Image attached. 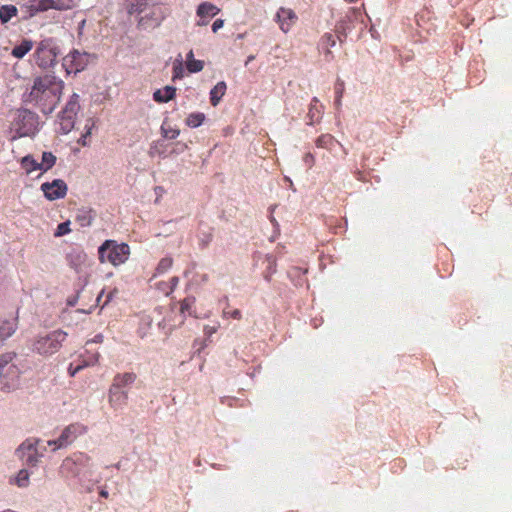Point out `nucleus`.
I'll list each match as a JSON object with an SVG mask.
<instances>
[{"label":"nucleus","mask_w":512,"mask_h":512,"mask_svg":"<svg viewBox=\"0 0 512 512\" xmlns=\"http://www.w3.org/2000/svg\"><path fill=\"white\" fill-rule=\"evenodd\" d=\"M63 87V81L53 75L37 77L27 101L35 103L44 114H51L60 100Z\"/></svg>","instance_id":"nucleus-1"},{"label":"nucleus","mask_w":512,"mask_h":512,"mask_svg":"<svg viewBox=\"0 0 512 512\" xmlns=\"http://www.w3.org/2000/svg\"><path fill=\"white\" fill-rule=\"evenodd\" d=\"M101 262L108 261L114 266L124 263L130 254L129 246L125 243L118 244L114 240H106L98 249Z\"/></svg>","instance_id":"nucleus-2"},{"label":"nucleus","mask_w":512,"mask_h":512,"mask_svg":"<svg viewBox=\"0 0 512 512\" xmlns=\"http://www.w3.org/2000/svg\"><path fill=\"white\" fill-rule=\"evenodd\" d=\"M60 49L52 38L41 40L35 50L36 64L44 69L53 67L56 64Z\"/></svg>","instance_id":"nucleus-3"},{"label":"nucleus","mask_w":512,"mask_h":512,"mask_svg":"<svg viewBox=\"0 0 512 512\" xmlns=\"http://www.w3.org/2000/svg\"><path fill=\"white\" fill-rule=\"evenodd\" d=\"M66 337V332L54 330L45 336H39L33 344V350L40 355L54 354L60 349Z\"/></svg>","instance_id":"nucleus-4"},{"label":"nucleus","mask_w":512,"mask_h":512,"mask_svg":"<svg viewBox=\"0 0 512 512\" xmlns=\"http://www.w3.org/2000/svg\"><path fill=\"white\" fill-rule=\"evenodd\" d=\"M91 458L85 453H76L62 461L59 474L66 479L78 478L83 469L88 468Z\"/></svg>","instance_id":"nucleus-5"},{"label":"nucleus","mask_w":512,"mask_h":512,"mask_svg":"<svg viewBox=\"0 0 512 512\" xmlns=\"http://www.w3.org/2000/svg\"><path fill=\"white\" fill-rule=\"evenodd\" d=\"M13 126L19 136L33 135L38 127L37 115L29 110H19L13 121Z\"/></svg>","instance_id":"nucleus-6"},{"label":"nucleus","mask_w":512,"mask_h":512,"mask_svg":"<svg viewBox=\"0 0 512 512\" xmlns=\"http://www.w3.org/2000/svg\"><path fill=\"white\" fill-rule=\"evenodd\" d=\"M39 439L28 438L17 449L16 455L29 467H36L43 454L38 452Z\"/></svg>","instance_id":"nucleus-7"},{"label":"nucleus","mask_w":512,"mask_h":512,"mask_svg":"<svg viewBox=\"0 0 512 512\" xmlns=\"http://www.w3.org/2000/svg\"><path fill=\"white\" fill-rule=\"evenodd\" d=\"M87 432V427L81 423H72L68 425L61 433L58 439L48 441V445L53 447V451L67 447L78 436Z\"/></svg>","instance_id":"nucleus-8"},{"label":"nucleus","mask_w":512,"mask_h":512,"mask_svg":"<svg viewBox=\"0 0 512 512\" xmlns=\"http://www.w3.org/2000/svg\"><path fill=\"white\" fill-rule=\"evenodd\" d=\"M89 54L80 53L77 50L72 51L70 54L64 57L63 66L66 67L68 73L74 71V73L82 71L88 64Z\"/></svg>","instance_id":"nucleus-9"},{"label":"nucleus","mask_w":512,"mask_h":512,"mask_svg":"<svg viewBox=\"0 0 512 512\" xmlns=\"http://www.w3.org/2000/svg\"><path fill=\"white\" fill-rule=\"evenodd\" d=\"M72 6V0H32L30 8L35 12H43L49 9L68 10Z\"/></svg>","instance_id":"nucleus-10"},{"label":"nucleus","mask_w":512,"mask_h":512,"mask_svg":"<svg viewBox=\"0 0 512 512\" xmlns=\"http://www.w3.org/2000/svg\"><path fill=\"white\" fill-rule=\"evenodd\" d=\"M41 190L49 200L64 198L67 193V185L61 179H55L52 182H45L41 185Z\"/></svg>","instance_id":"nucleus-11"},{"label":"nucleus","mask_w":512,"mask_h":512,"mask_svg":"<svg viewBox=\"0 0 512 512\" xmlns=\"http://www.w3.org/2000/svg\"><path fill=\"white\" fill-rule=\"evenodd\" d=\"M11 360L12 356L10 354L0 357V384H8L10 381L9 375L16 372V367L10 364Z\"/></svg>","instance_id":"nucleus-12"},{"label":"nucleus","mask_w":512,"mask_h":512,"mask_svg":"<svg viewBox=\"0 0 512 512\" xmlns=\"http://www.w3.org/2000/svg\"><path fill=\"white\" fill-rule=\"evenodd\" d=\"M296 19V14L291 9L280 8L276 14V20L283 32L287 33Z\"/></svg>","instance_id":"nucleus-13"},{"label":"nucleus","mask_w":512,"mask_h":512,"mask_svg":"<svg viewBox=\"0 0 512 512\" xmlns=\"http://www.w3.org/2000/svg\"><path fill=\"white\" fill-rule=\"evenodd\" d=\"M163 17L158 13L155 12V10L151 11V13H147L144 16H142L139 21L138 25L142 29H153L160 25Z\"/></svg>","instance_id":"nucleus-14"},{"label":"nucleus","mask_w":512,"mask_h":512,"mask_svg":"<svg viewBox=\"0 0 512 512\" xmlns=\"http://www.w3.org/2000/svg\"><path fill=\"white\" fill-rule=\"evenodd\" d=\"M85 353L87 354V356L85 355H81V357L83 358L82 362L80 364H78L75 368L72 367V364L70 365L69 367V373L73 376L75 375L78 371H80L83 367L85 366H89V365H93L95 363L98 362V359H99V353L97 351H93L91 348H90V352H86Z\"/></svg>","instance_id":"nucleus-15"},{"label":"nucleus","mask_w":512,"mask_h":512,"mask_svg":"<svg viewBox=\"0 0 512 512\" xmlns=\"http://www.w3.org/2000/svg\"><path fill=\"white\" fill-rule=\"evenodd\" d=\"M175 93V87L165 86L163 89H158L153 93V99L158 103H166L174 98Z\"/></svg>","instance_id":"nucleus-16"},{"label":"nucleus","mask_w":512,"mask_h":512,"mask_svg":"<svg viewBox=\"0 0 512 512\" xmlns=\"http://www.w3.org/2000/svg\"><path fill=\"white\" fill-rule=\"evenodd\" d=\"M95 218V212L90 208H80L76 213V221L82 227H87L92 224V221Z\"/></svg>","instance_id":"nucleus-17"},{"label":"nucleus","mask_w":512,"mask_h":512,"mask_svg":"<svg viewBox=\"0 0 512 512\" xmlns=\"http://www.w3.org/2000/svg\"><path fill=\"white\" fill-rule=\"evenodd\" d=\"M127 399V395L121 390V386H113L110 389L109 401L115 408L122 406Z\"/></svg>","instance_id":"nucleus-18"},{"label":"nucleus","mask_w":512,"mask_h":512,"mask_svg":"<svg viewBox=\"0 0 512 512\" xmlns=\"http://www.w3.org/2000/svg\"><path fill=\"white\" fill-rule=\"evenodd\" d=\"M79 95L74 93L71 97L68 103L66 104L65 108L63 109L62 113L64 114V118L66 119H72L74 115L77 114L80 105L78 102Z\"/></svg>","instance_id":"nucleus-19"},{"label":"nucleus","mask_w":512,"mask_h":512,"mask_svg":"<svg viewBox=\"0 0 512 512\" xmlns=\"http://www.w3.org/2000/svg\"><path fill=\"white\" fill-rule=\"evenodd\" d=\"M220 10L209 2H204L198 6L197 15L200 18H210L218 14Z\"/></svg>","instance_id":"nucleus-20"},{"label":"nucleus","mask_w":512,"mask_h":512,"mask_svg":"<svg viewBox=\"0 0 512 512\" xmlns=\"http://www.w3.org/2000/svg\"><path fill=\"white\" fill-rule=\"evenodd\" d=\"M226 83L224 81L218 82L210 91V101L213 106L218 105L220 99L225 94Z\"/></svg>","instance_id":"nucleus-21"},{"label":"nucleus","mask_w":512,"mask_h":512,"mask_svg":"<svg viewBox=\"0 0 512 512\" xmlns=\"http://www.w3.org/2000/svg\"><path fill=\"white\" fill-rule=\"evenodd\" d=\"M33 47L32 41L24 40L12 49L11 54L16 58H23Z\"/></svg>","instance_id":"nucleus-22"},{"label":"nucleus","mask_w":512,"mask_h":512,"mask_svg":"<svg viewBox=\"0 0 512 512\" xmlns=\"http://www.w3.org/2000/svg\"><path fill=\"white\" fill-rule=\"evenodd\" d=\"M127 2V10L129 14L143 13L148 4V0H127Z\"/></svg>","instance_id":"nucleus-23"},{"label":"nucleus","mask_w":512,"mask_h":512,"mask_svg":"<svg viewBox=\"0 0 512 512\" xmlns=\"http://www.w3.org/2000/svg\"><path fill=\"white\" fill-rule=\"evenodd\" d=\"M68 261L71 267L77 269L86 260V254L83 251L74 250L68 256Z\"/></svg>","instance_id":"nucleus-24"},{"label":"nucleus","mask_w":512,"mask_h":512,"mask_svg":"<svg viewBox=\"0 0 512 512\" xmlns=\"http://www.w3.org/2000/svg\"><path fill=\"white\" fill-rule=\"evenodd\" d=\"M17 14V8L14 5H3L0 7V20L3 24L7 23Z\"/></svg>","instance_id":"nucleus-25"},{"label":"nucleus","mask_w":512,"mask_h":512,"mask_svg":"<svg viewBox=\"0 0 512 512\" xmlns=\"http://www.w3.org/2000/svg\"><path fill=\"white\" fill-rule=\"evenodd\" d=\"M55 162L56 157L51 152H43L39 170L46 172L54 166Z\"/></svg>","instance_id":"nucleus-26"},{"label":"nucleus","mask_w":512,"mask_h":512,"mask_svg":"<svg viewBox=\"0 0 512 512\" xmlns=\"http://www.w3.org/2000/svg\"><path fill=\"white\" fill-rule=\"evenodd\" d=\"M29 478H30V474H29L28 470L21 469L15 476L14 480L11 481V483H14L15 485H17L20 488H24L29 485Z\"/></svg>","instance_id":"nucleus-27"},{"label":"nucleus","mask_w":512,"mask_h":512,"mask_svg":"<svg viewBox=\"0 0 512 512\" xmlns=\"http://www.w3.org/2000/svg\"><path fill=\"white\" fill-rule=\"evenodd\" d=\"M15 325L10 321H0V340H5L15 332Z\"/></svg>","instance_id":"nucleus-28"},{"label":"nucleus","mask_w":512,"mask_h":512,"mask_svg":"<svg viewBox=\"0 0 512 512\" xmlns=\"http://www.w3.org/2000/svg\"><path fill=\"white\" fill-rule=\"evenodd\" d=\"M205 120V114L201 112L192 113L186 119V124L189 127L196 128L199 127Z\"/></svg>","instance_id":"nucleus-29"},{"label":"nucleus","mask_w":512,"mask_h":512,"mask_svg":"<svg viewBox=\"0 0 512 512\" xmlns=\"http://www.w3.org/2000/svg\"><path fill=\"white\" fill-rule=\"evenodd\" d=\"M21 164L27 173L39 170V163L31 155L23 157Z\"/></svg>","instance_id":"nucleus-30"},{"label":"nucleus","mask_w":512,"mask_h":512,"mask_svg":"<svg viewBox=\"0 0 512 512\" xmlns=\"http://www.w3.org/2000/svg\"><path fill=\"white\" fill-rule=\"evenodd\" d=\"M335 142L339 143L338 141L335 140V138L332 135L324 134L318 137V139L316 140V145L321 148L331 149V146Z\"/></svg>","instance_id":"nucleus-31"},{"label":"nucleus","mask_w":512,"mask_h":512,"mask_svg":"<svg viewBox=\"0 0 512 512\" xmlns=\"http://www.w3.org/2000/svg\"><path fill=\"white\" fill-rule=\"evenodd\" d=\"M318 99L316 97L313 98L312 103H317ZM321 117V111L314 105L311 104L309 112H308V118L310 119L309 124H313L314 122H317Z\"/></svg>","instance_id":"nucleus-32"},{"label":"nucleus","mask_w":512,"mask_h":512,"mask_svg":"<svg viewBox=\"0 0 512 512\" xmlns=\"http://www.w3.org/2000/svg\"><path fill=\"white\" fill-rule=\"evenodd\" d=\"M135 380H136V374H134L132 372H126L123 374H118L115 377V381H116L115 384H129V383H133Z\"/></svg>","instance_id":"nucleus-33"},{"label":"nucleus","mask_w":512,"mask_h":512,"mask_svg":"<svg viewBox=\"0 0 512 512\" xmlns=\"http://www.w3.org/2000/svg\"><path fill=\"white\" fill-rule=\"evenodd\" d=\"M336 41L332 34L326 33L321 38V46L322 48H326V54H330L329 47L335 46Z\"/></svg>","instance_id":"nucleus-34"},{"label":"nucleus","mask_w":512,"mask_h":512,"mask_svg":"<svg viewBox=\"0 0 512 512\" xmlns=\"http://www.w3.org/2000/svg\"><path fill=\"white\" fill-rule=\"evenodd\" d=\"M187 69L191 73L200 72L204 68V62L201 60H190L186 63Z\"/></svg>","instance_id":"nucleus-35"},{"label":"nucleus","mask_w":512,"mask_h":512,"mask_svg":"<svg viewBox=\"0 0 512 512\" xmlns=\"http://www.w3.org/2000/svg\"><path fill=\"white\" fill-rule=\"evenodd\" d=\"M172 264H173L172 258L165 257V258L161 259L160 262L158 263L156 271L158 273H164L172 266Z\"/></svg>","instance_id":"nucleus-36"},{"label":"nucleus","mask_w":512,"mask_h":512,"mask_svg":"<svg viewBox=\"0 0 512 512\" xmlns=\"http://www.w3.org/2000/svg\"><path fill=\"white\" fill-rule=\"evenodd\" d=\"M344 91V83L341 80H337L335 85V93H336V99H335V105L339 107L341 105V97Z\"/></svg>","instance_id":"nucleus-37"},{"label":"nucleus","mask_w":512,"mask_h":512,"mask_svg":"<svg viewBox=\"0 0 512 512\" xmlns=\"http://www.w3.org/2000/svg\"><path fill=\"white\" fill-rule=\"evenodd\" d=\"M161 130H162L163 136L167 139H175L180 133V131L178 129L166 127L165 124L162 125Z\"/></svg>","instance_id":"nucleus-38"},{"label":"nucleus","mask_w":512,"mask_h":512,"mask_svg":"<svg viewBox=\"0 0 512 512\" xmlns=\"http://www.w3.org/2000/svg\"><path fill=\"white\" fill-rule=\"evenodd\" d=\"M194 302H195V298L194 297H187V298H185L181 302V307H180L181 313L188 312L191 315L192 314L191 313V307L194 304Z\"/></svg>","instance_id":"nucleus-39"},{"label":"nucleus","mask_w":512,"mask_h":512,"mask_svg":"<svg viewBox=\"0 0 512 512\" xmlns=\"http://www.w3.org/2000/svg\"><path fill=\"white\" fill-rule=\"evenodd\" d=\"M69 226H70V221H65V222L60 223L58 225L57 230L54 235L56 237H60V236H63L65 234L69 233L70 232Z\"/></svg>","instance_id":"nucleus-40"},{"label":"nucleus","mask_w":512,"mask_h":512,"mask_svg":"<svg viewBox=\"0 0 512 512\" xmlns=\"http://www.w3.org/2000/svg\"><path fill=\"white\" fill-rule=\"evenodd\" d=\"M173 72H174L173 78H180V77H182L183 67H182L181 55H179V59H177L176 63L174 64Z\"/></svg>","instance_id":"nucleus-41"},{"label":"nucleus","mask_w":512,"mask_h":512,"mask_svg":"<svg viewBox=\"0 0 512 512\" xmlns=\"http://www.w3.org/2000/svg\"><path fill=\"white\" fill-rule=\"evenodd\" d=\"M103 335L97 334L92 340L86 342V352H90V346L94 343H102L103 342Z\"/></svg>","instance_id":"nucleus-42"},{"label":"nucleus","mask_w":512,"mask_h":512,"mask_svg":"<svg viewBox=\"0 0 512 512\" xmlns=\"http://www.w3.org/2000/svg\"><path fill=\"white\" fill-rule=\"evenodd\" d=\"M225 315H229L230 317L240 320L242 317L241 311L239 309H234L232 311H224Z\"/></svg>","instance_id":"nucleus-43"},{"label":"nucleus","mask_w":512,"mask_h":512,"mask_svg":"<svg viewBox=\"0 0 512 512\" xmlns=\"http://www.w3.org/2000/svg\"><path fill=\"white\" fill-rule=\"evenodd\" d=\"M266 260L268 262V269L271 271V273H274L275 272V265H276V260L275 258L272 256V255H267L266 256Z\"/></svg>","instance_id":"nucleus-44"},{"label":"nucleus","mask_w":512,"mask_h":512,"mask_svg":"<svg viewBox=\"0 0 512 512\" xmlns=\"http://www.w3.org/2000/svg\"><path fill=\"white\" fill-rule=\"evenodd\" d=\"M224 25V21L222 19H217L212 24V31L216 33L220 28H222Z\"/></svg>","instance_id":"nucleus-45"},{"label":"nucleus","mask_w":512,"mask_h":512,"mask_svg":"<svg viewBox=\"0 0 512 512\" xmlns=\"http://www.w3.org/2000/svg\"><path fill=\"white\" fill-rule=\"evenodd\" d=\"M211 239H212L211 234H207L203 239H201L200 245L202 246V248L207 247L208 244L210 243Z\"/></svg>","instance_id":"nucleus-46"},{"label":"nucleus","mask_w":512,"mask_h":512,"mask_svg":"<svg viewBox=\"0 0 512 512\" xmlns=\"http://www.w3.org/2000/svg\"><path fill=\"white\" fill-rule=\"evenodd\" d=\"M304 161H305V163L312 166L314 163V156L311 153H307L304 157Z\"/></svg>","instance_id":"nucleus-47"},{"label":"nucleus","mask_w":512,"mask_h":512,"mask_svg":"<svg viewBox=\"0 0 512 512\" xmlns=\"http://www.w3.org/2000/svg\"><path fill=\"white\" fill-rule=\"evenodd\" d=\"M170 282H171V290H173L178 285L179 278L176 276L172 277Z\"/></svg>","instance_id":"nucleus-48"},{"label":"nucleus","mask_w":512,"mask_h":512,"mask_svg":"<svg viewBox=\"0 0 512 512\" xmlns=\"http://www.w3.org/2000/svg\"><path fill=\"white\" fill-rule=\"evenodd\" d=\"M77 300H78V296H75V297L69 298V299L67 300V304H68L69 306H75V305H76V303H77Z\"/></svg>","instance_id":"nucleus-49"},{"label":"nucleus","mask_w":512,"mask_h":512,"mask_svg":"<svg viewBox=\"0 0 512 512\" xmlns=\"http://www.w3.org/2000/svg\"><path fill=\"white\" fill-rule=\"evenodd\" d=\"M100 496L103 497V498H108L109 497V493L106 489L102 488L99 492Z\"/></svg>","instance_id":"nucleus-50"},{"label":"nucleus","mask_w":512,"mask_h":512,"mask_svg":"<svg viewBox=\"0 0 512 512\" xmlns=\"http://www.w3.org/2000/svg\"><path fill=\"white\" fill-rule=\"evenodd\" d=\"M190 60H194V54L192 50H190L187 54V62Z\"/></svg>","instance_id":"nucleus-51"},{"label":"nucleus","mask_w":512,"mask_h":512,"mask_svg":"<svg viewBox=\"0 0 512 512\" xmlns=\"http://www.w3.org/2000/svg\"><path fill=\"white\" fill-rule=\"evenodd\" d=\"M208 24V20H205L204 18H201V20L197 23L199 26H204Z\"/></svg>","instance_id":"nucleus-52"},{"label":"nucleus","mask_w":512,"mask_h":512,"mask_svg":"<svg viewBox=\"0 0 512 512\" xmlns=\"http://www.w3.org/2000/svg\"><path fill=\"white\" fill-rule=\"evenodd\" d=\"M254 58H255V57H254L253 55L248 56V58H247V60H246V62H245V65L247 66L249 62H251L252 60H254Z\"/></svg>","instance_id":"nucleus-53"},{"label":"nucleus","mask_w":512,"mask_h":512,"mask_svg":"<svg viewBox=\"0 0 512 512\" xmlns=\"http://www.w3.org/2000/svg\"><path fill=\"white\" fill-rule=\"evenodd\" d=\"M102 295H103V291H102V292L97 296V298H96V303H97V305L100 303L101 298H102Z\"/></svg>","instance_id":"nucleus-54"},{"label":"nucleus","mask_w":512,"mask_h":512,"mask_svg":"<svg viewBox=\"0 0 512 512\" xmlns=\"http://www.w3.org/2000/svg\"><path fill=\"white\" fill-rule=\"evenodd\" d=\"M111 298H112V295H111V294H110V295H108V296H107V299H106V301H105V304H107V303L111 300Z\"/></svg>","instance_id":"nucleus-55"},{"label":"nucleus","mask_w":512,"mask_h":512,"mask_svg":"<svg viewBox=\"0 0 512 512\" xmlns=\"http://www.w3.org/2000/svg\"><path fill=\"white\" fill-rule=\"evenodd\" d=\"M285 180L290 182V186L291 187L293 186L292 181L290 180V178L286 177Z\"/></svg>","instance_id":"nucleus-56"},{"label":"nucleus","mask_w":512,"mask_h":512,"mask_svg":"<svg viewBox=\"0 0 512 512\" xmlns=\"http://www.w3.org/2000/svg\"><path fill=\"white\" fill-rule=\"evenodd\" d=\"M346 2H349V3H354L356 2L357 0H345Z\"/></svg>","instance_id":"nucleus-57"},{"label":"nucleus","mask_w":512,"mask_h":512,"mask_svg":"<svg viewBox=\"0 0 512 512\" xmlns=\"http://www.w3.org/2000/svg\"><path fill=\"white\" fill-rule=\"evenodd\" d=\"M155 190H156L157 192H160L161 187H160V186H157V187L155 188Z\"/></svg>","instance_id":"nucleus-58"},{"label":"nucleus","mask_w":512,"mask_h":512,"mask_svg":"<svg viewBox=\"0 0 512 512\" xmlns=\"http://www.w3.org/2000/svg\"><path fill=\"white\" fill-rule=\"evenodd\" d=\"M155 190H156L157 192H160L161 187H160V186H157V187L155 188Z\"/></svg>","instance_id":"nucleus-59"},{"label":"nucleus","mask_w":512,"mask_h":512,"mask_svg":"<svg viewBox=\"0 0 512 512\" xmlns=\"http://www.w3.org/2000/svg\"><path fill=\"white\" fill-rule=\"evenodd\" d=\"M265 279H266L267 281H269V280H270V276H269L268 274H267V275H265Z\"/></svg>","instance_id":"nucleus-60"},{"label":"nucleus","mask_w":512,"mask_h":512,"mask_svg":"<svg viewBox=\"0 0 512 512\" xmlns=\"http://www.w3.org/2000/svg\"><path fill=\"white\" fill-rule=\"evenodd\" d=\"M91 132H90V129L86 132L85 135H83V137H86V135H89Z\"/></svg>","instance_id":"nucleus-61"}]
</instances>
